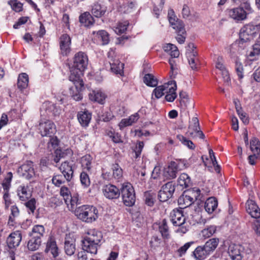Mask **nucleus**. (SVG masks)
I'll use <instances>...</instances> for the list:
<instances>
[{
	"instance_id": "nucleus-1",
	"label": "nucleus",
	"mask_w": 260,
	"mask_h": 260,
	"mask_svg": "<svg viewBox=\"0 0 260 260\" xmlns=\"http://www.w3.org/2000/svg\"><path fill=\"white\" fill-rule=\"evenodd\" d=\"M102 237L100 232L95 229L89 230L87 235L82 240V249L91 254H96L98 249L101 245Z\"/></svg>"
},
{
	"instance_id": "nucleus-2",
	"label": "nucleus",
	"mask_w": 260,
	"mask_h": 260,
	"mask_svg": "<svg viewBox=\"0 0 260 260\" xmlns=\"http://www.w3.org/2000/svg\"><path fill=\"white\" fill-rule=\"evenodd\" d=\"M88 57L87 55L81 51L76 53L73 58V61L70 68V78L74 80L81 78L83 72L86 69L88 64Z\"/></svg>"
},
{
	"instance_id": "nucleus-3",
	"label": "nucleus",
	"mask_w": 260,
	"mask_h": 260,
	"mask_svg": "<svg viewBox=\"0 0 260 260\" xmlns=\"http://www.w3.org/2000/svg\"><path fill=\"white\" fill-rule=\"evenodd\" d=\"M75 214L77 218L83 222L91 223L99 217L97 208L91 205H82L75 209Z\"/></svg>"
},
{
	"instance_id": "nucleus-4",
	"label": "nucleus",
	"mask_w": 260,
	"mask_h": 260,
	"mask_svg": "<svg viewBox=\"0 0 260 260\" xmlns=\"http://www.w3.org/2000/svg\"><path fill=\"white\" fill-rule=\"evenodd\" d=\"M200 190L194 187L184 191L179 198L178 203L181 208H185L191 205L195 201L200 200Z\"/></svg>"
},
{
	"instance_id": "nucleus-5",
	"label": "nucleus",
	"mask_w": 260,
	"mask_h": 260,
	"mask_svg": "<svg viewBox=\"0 0 260 260\" xmlns=\"http://www.w3.org/2000/svg\"><path fill=\"white\" fill-rule=\"evenodd\" d=\"M257 30L260 31V22L256 25L249 24L244 26L240 31V44L249 43L253 39Z\"/></svg>"
},
{
	"instance_id": "nucleus-6",
	"label": "nucleus",
	"mask_w": 260,
	"mask_h": 260,
	"mask_svg": "<svg viewBox=\"0 0 260 260\" xmlns=\"http://www.w3.org/2000/svg\"><path fill=\"white\" fill-rule=\"evenodd\" d=\"M123 204L128 207L133 206L136 201L134 189L128 182L123 183L120 189Z\"/></svg>"
},
{
	"instance_id": "nucleus-7",
	"label": "nucleus",
	"mask_w": 260,
	"mask_h": 260,
	"mask_svg": "<svg viewBox=\"0 0 260 260\" xmlns=\"http://www.w3.org/2000/svg\"><path fill=\"white\" fill-rule=\"evenodd\" d=\"M39 133L42 137H51L56 132L54 123L49 120H42L39 125Z\"/></svg>"
},
{
	"instance_id": "nucleus-8",
	"label": "nucleus",
	"mask_w": 260,
	"mask_h": 260,
	"mask_svg": "<svg viewBox=\"0 0 260 260\" xmlns=\"http://www.w3.org/2000/svg\"><path fill=\"white\" fill-rule=\"evenodd\" d=\"M228 253L232 260H242L247 252L243 245L232 244L229 246Z\"/></svg>"
},
{
	"instance_id": "nucleus-9",
	"label": "nucleus",
	"mask_w": 260,
	"mask_h": 260,
	"mask_svg": "<svg viewBox=\"0 0 260 260\" xmlns=\"http://www.w3.org/2000/svg\"><path fill=\"white\" fill-rule=\"evenodd\" d=\"M175 183L169 182L161 187L158 192V197L160 202H166L172 197L175 191Z\"/></svg>"
},
{
	"instance_id": "nucleus-10",
	"label": "nucleus",
	"mask_w": 260,
	"mask_h": 260,
	"mask_svg": "<svg viewBox=\"0 0 260 260\" xmlns=\"http://www.w3.org/2000/svg\"><path fill=\"white\" fill-rule=\"evenodd\" d=\"M17 172L27 179L32 178L36 175L33 162L25 161L18 168Z\"/></svg>"
},
{
	"instance_id": "nucleus-11",
	"label": "nucleus",
	"mask_w": 260,
	"mask_h": 260,
	"mask_svg": "<svg viewBox=\"0 0 260 260\" xmlns=\"http://www.w3.org/2000/svg\"><path fill=\"white\" fill-rule=\"evenodd\" d=\"M102 191L104 196L110 200L118 199L120 195V190L115 185L111 184L104 185Z\"/></svg>"
},
{
	"instance_id": "nucleus-12",
	"label": "nucleus",
	"mask_w": 260,
	"mask_h": 260,
	"mask_svg": "<svg viewBox=\"0 0 260 260\" xmlns=\"http://www.w3.org/2000/svg\"><path fill=\"white\" fill-rule=\"evenodd\" d=\"M71 38L67 34L61 36L59 39V46L61 53L63 55H68L71 52Z\"/></svg>"
},
{
	"instance_id": "nucleus-13",
	"label": "nucleus",
	"mask_w": 260,
	"mask_h": 260,
	"mask_svg": "<svg viewBox=\"0 0 260 260\" xmlns=\"http://www.w3.org/2000/svg\"><path fill=\"white\" fill-rule=\"evenodd\" d=\"M22 240V235L19 231H16L9 235L7 239L8 246L10 249L18 247Z\"/></svg>"
},
{
	"instance_id": "nucleus-14",
	"label": "nucleus",
	"mask_w": 260,
	"mask_h": 260,
	"mask_svg": "<svg viewBox=\"0 0 260 260\" xmlns=\"http://www.w3.org/2000/svg\"><path fill=\"white\" fill-rule=\"evenodd\" d=\"M76 240L71 234L67 235L64 240V251L66 253L71 256L73 255L76 250Z\"/></svg>"
},
{
	"instance_id": "nucleus-15",
	"label": "nucleus",
	"mask_w": 260,
	"mask_h": 260,
	"mask_svg": "<svg viewBox=\"0 0 260 260\" xmlns=\"http://www.w3.org/2000/svg\"><path fill=\"white\" fill-rule=\"evenodd\" d=\"M170 219L175 226H180L183 224L185 221V218L183 215L181 210L174 209L170 213Z\"/></svg>"
},
{
	"instance_id": "nucleus-16",
	"label": "nucleus",
	"mask_w": 260,
	"mask_h": 260,
	"mask_svg": "<svg viewBox=\"0 0 260 260\" xmlns=\"http://www.w3.org/2000/svg\"><path fill=\"white\" fill-rule=\"evenodd\" d=\"M187 47L188 48L189 52H187V57L188 63L190 66V68L192 70H196L197 68V62L198 59L197 57V53L194 51V49L196 48V46L194 44L190 43L188 44Z\"/></svg>"
},
{
	"instance_id": "nucleus-17",
	"label": "nucleus",
	"mask_w": 260,
	"mask_h": 260,
	"mask_svg": "<svg viewBox=\"0 0 260 260\" xmlns=\"http://www.w3.org/2000/svg\"><path fill=\"white\" fill-rule=\"evenodd\" d=\"M113 54L114 52L112 49L108 53V57L110 59L109 63L111 66V70L116 74H121L123 72L124 64L120 62L118 60H114L112 55Z\"/></svg>"
},
{
	"instance_id": "nucleus-18",
	"label": "nucleus",
	"mask_w": 260,
	"mask_h": 260,
	"mask_svg": "<svg viewBox=\"0 0 260 260\" xmlns=\"http://www.w3.org/2000/svg\"><path fill=\"white\" fill-rule=\"evenodd\" d=\"M228 14L231 18L238 21L244 20L247 16L245 10L241 7L228 10Z\"/></svg>"
},
{
	"instance_id": "nucleus-19",
	"label": "nucleus",
	"mask_w": 260,
	"mask_h": 260,
	"mask_svg": "<svg viewBox=\"0 0 260 260\" xmlns=\"http://www.w3.org/2000/svg\"><path fill=\"white\" fill-rule=\"evenodd\" d=\"M247 212L252 217L255 219L260 217V208L256 203L251 200H249L246 204Z\"/></svg>"
},
{
	"instance_id": "nucleus-20",
	"label": "nucleus",
	"mask_w": 260,
	"mask_h": 260,
	"mask_svg": "<svg viewBox=\"0 0 260 260\" xmlns=\"http://www.w3.org/2000/svg\"><path fill=\"white\" fill-rule=\"evenodd\" d=\"M59 170L63 174L64 178L67 181H71L73 178L74 173L73 164L66 161L61 164L59 167Z\"/></svg>"
},
{
	"instance_id": "nucleus-21",
	"label": "nucleus",
	"mask_w": 260,
	"mask_h": 260,
	"mask_svg": "<svg viewBox=\"0 0 260 260\" xmlns=\"http://www.w3.org/2000/svg\"><path fill=\"white\" fill-rule=\"evenodd\" d=\"M45 252H50L53 257H57L59 255V249L54 238L50 237L46 243V247Z\"/></svg>"
},
{
	"instance_id": "nucleus-22",
	"label": "nucleus",
	"mask_w": 260,
	"mask_h": 260,
	"mask_svg": "<svg viewBox=\"0 0 260 260\" xmlns=\"http://www.w3.org/2000/svg\"><path fill=\"white\" fill-rule=\"evenodd\" d=\"M43 107L45 109L48 114L54 116H58L61 110L59 106L49 102L44 103Z\"/></svg>"
},
{
	"instance_id": "nucleus-23",
	"label": "nucleus",
	"mask_w": 260,
	"mask_h": 260,
	"mask_svg": "<svg viewBox=\"0 0 260 260\" xmlns=\"http://www.w3.org/2000/svg\"><path fill=\"white\" fill-rule=\"evenodd\" d=\"M210 255V253L203 245L198 246L192 254L196 260H204Z\"/></svg>"
},
{
	"instance_id": "nucleus-24",
	"label": "nucleus",
	"mask_w": 260,
	"mask_h": 260,
	"mask_svg": "<svg viewBox=\"0 0 260 260\" xmlns=\"http://www.w3.org/2000/svg\"><path fill=\"white\" fill-rule=\"evenodd\" d=\"M78 120L82 126H87L91 119V113L88 111H80L77 114Z\"/></svg>"
},
{
	"instance_id": "nucleus-25",
	"label": "nucleus",
	"mask_w": 260,
	"mask_h": 260,
	"mask_svg": "<svg viewBox=\"0 0 260 260\" xmlns=\"http://www.w3.org/2000/svg\"><path fill=\"white\" fill-rule=\"evenodd\" d=\"M89 98L92 101L103 104L106 99V95L101 90H94L89 94Z\"/></svg>"
},
{
	"instance_id": "nucleus-26",
	"label": "nucleus",
	"mask_w": 260,
	"mask_h": 260,
	"mask_svg": "<svg viewBox=\"0 0 260 260\" xmlns=\"http://www.w3.org/2000/svg\"><path fill=\"white\" fill-rule=\"evenodd\" d=\"M17 194L20 200L25 201L29 199L31 196L28 186L21 185L17 189Z\"/></svg>"
},
{
	"instance_id": "nucleus-27",
	"label": "nucleus",
	"mask_w": 260,
	"mask_h": 260,
	"mask_svg": "<svg viewBox=\"0 0 260 260\" xmlns=\"http://www.w3.org/2000/svg\"><path fill=\"white\" fill-rule=\"evenodd\" d=\"M218 202L214 197L209 198L205 203L204 208L207 212L209 214L213 213L217 208Z\"/></svg>"
},
{
	"instance_id": "nucleus-28",
	"label": "nucleus",
	"mask_w": 260,
	"mask_h": 260,
	"mask_svg": "<svg viewBox=\"0 0 260 260\" xmlns=\"http://www.w3.org/2000/svg\"><path fill=\"white\" fill-rule=\"evenodd\" d=\"M69 80L74 84V86H71L70 88V94L72 97L73 96V94H75L76 93V90H82L84 83L82 78H79L78 79L75 78L74 80H73L70 78V76Z\"/></svg>"
},
{
	"instance_id": "nucleus-29",
	"label": "nucleus",
	"mask_w": 260,
	"mask_h": 260,
	"mask_svg": "<svg viewBox=\"0 0 260 260\" xmlns=\"http://www.w3.org/2000/svg\"><path fill=\"white\" fill-rule=\"evenodd\" d=\"M176 164L171 161L168 167L165 169L164 175L168 178L171 179L176 177L178 170L176 168Z\"/></svg>"
},
{
	"instance_id": "nucleus-30",
	"label": "nucleus",
	"mask_w": 260,
	"mask_h": 260,
	"mask_svg": "<svg viewBox=\"0 0 260 260\" xmlns=\"http://www.w3.org/2000/svg\"><path fill=\"white\" fill-rule=\"evenodd\" d=\"M139 118V115L137 113H136L129 116L128 118L122 119L119 123L120 129H121L126 126L132 125L133 123L136 122Z\"/></svg>"
},
{
	"instance_id": "nucleus-31",
	"label": "nucleus",
	"mask_w": 260,
	"mask_h": 260,
	"mask_svg": "<svg viewBox=\"0 0 260 260\" xmlns=\"http://www.w3.org/2000/svg\"><path fill=\"white\" fill-rule=\"evenodd\" d=\"M107 11V8L98 3H94L91 9V13L96 17L100 18L103 16Z\"/></svg>"
},
{
	"instance_id": "nucleus-32",
	"label": "nucleus",
	"mask_w": 260,
	"mask_h": 260,
	"mask_svg": "<svg viewBox=\"0 0 260 260\" xmlns=\"http://www.w3.org/2000/svg\"><path fill=\"white\" fill-rule=\"evenodd\" d=\"M199 129H200L199 120L197 117H193L189 122L187 134L190 137H194L195 133Z\"/></svg>"
},
{
	"instance_id": "nucleus-33",
	"label": "nucleus",
	"mask_w": 260,
	"mask_h": 260,
	"mask_svg": "<svg viewBox=\"0 0 260 260\" xmlns=\"http://www.w3.org/2000/svg\"><path fill=\"white\" fill-rule=\"evenodd\" d=\"M79 21L84 26L90 27L93 25L94 19L89 12H85L80 16Z\"/></svg>"
},
{
	"instance_id": "nucleus-34",
	"label": "nucleus",
	"mask_w": 260,
	"mask_h": 260,
	"mask_svg": "<svg viewBox=\"0 0 260 260\" xmlns=\"http://www.w3.org/2000/svg\"><path fill=\"white\" fill-rule=\"evenodd\" d=\"M219 242V240L218 238H213L207 241L203 246L211 254L215 251L218 245Z\"/></svg>"
},
{
	"instance_id": "nucleus-35",
	"label": "nucleus",
	"mask_w": 260,
	"mask_h": 260,
	"mask_svg": "<svg viewBox=\"0 0 260 260\" xmlns=\"http://www.w3.org/2000/svg\"><path fill=\"white\" fill-rule=\"evenodd\" d=\"M173 81H170L167 84L157 86L153 91V94H154L155 96L157 99L161 98L166 93L169 88L170 85H172Z\"/></svg>"
},
{
	"instance_id": "nucleus-36",
	"label": "nucleus",
	"mask_w": 260,
	"mask_h": 260,
	"mask_svg": "<svg viewBox=\"0 0 260 260\" xmlns=\"http://www.w3.org/2000/svg\"><path fill=\"white\" fill-rule=\"evenodd\" d=\"M28 84V76L26 73L20 74L17 80V86L19 89L22 90L26 88Z\"/></svg>"
},
{
	"instance_id": "nucleus-37",
	"label": "nucleus",
	"mask_w": 260,
	"mask_h": 260,
	"mask_svg": "<svg viewBox=\"0 0 260 260\" xmlns=\"http://www.w3.org/2000/svg\"><path fill=\"white\" fill-rule=\"evenodd\" d=\"M173 82L174 83V85L170 87L169 86L168 90L166 91L167 94L165 99L166 101L169 102H173L177 97V93L176 92L177 85L175 81H173Z\"/></svg>"
},
{
	"instance_id": "nucleus-38",
	"label": "nucleus",
	"mask_w": 260,
	"mask_h": 260,
	"mask_svg": "<svg viewBox=\"0 0 260 260\" xmlns=\"http://www.w3.org/2000/svg\"><path fill=\"white\" fill-rule=\"evenodd\" d=\"M31 238L27 243L28 249L30 251H35L39 249L41 244V239L37 237L30 236Z\"/></svg>"
},
{
	"instance_id": "nucleus-39",
	"label": "nucleus",
	"mask_w": 260,
	"mask_h": 260,
	"mask_svg": "<svg viewBox=\"0 0 260 260\" xmlns=\"http://www.w3.org/2000/svg\"><path fill=\"white\" fill-rule=\"evenodd\" d=\"M95 34L98 39L102 41V45H105L109 43L110 40L109 35L106 31L101 30L96 32L95 31L92 32L93 35H95Z\"/></svg>"
},
{
	"instance_id": "nucleus-40",
	"label": "nucleus",
	"mask_w": 260,
	"mask_h": 260,
	"mask_svg": "<svg viewBox=\"0 0 260 260\" xmlns=\"http://www.w3.org/2000/svg\"><path fill=\"white\" fill-rule=\"evenodd\" d=\"M11 211L8 224L9 226H13L14 225L15 218L19 215V210L16 205H13L11 207Z\"/></svg>"
},
{
	"instance_id": "nucleus-41",
	"label": "nucleus",
	"mask_w": 260,
	"mask_h": 260,
	"mask_svg": "<svg viewBox=\"0 0 260 260\" xmlns=\"http://www.w3.org/2000/svg\"><path fill=\"white\" fill-rule=\"evenodd\" d=\"M164 49L166 52L169 53L172 57H178L179 55V52L177 47L172 44L166 45L164 47Z\"/></svg>"
},
{
	"instance_id": "nucleus-42",
	"label": "nucleus",
	"mask_w": 260,
	"mask_h": 260,
	"mask_svg": "<svg viewBox=\"0 0 260 260\" xmlns=\"http://www.w3.org/2000/svg\"><path fill=\"white\" fill-rule=\"evenodd\" d=\"M44 233L45 229L43 225H36L33 227L31 232L29 234V236L34 237H37L38 238L41 239Z\"/></svg>"
},
{
	"instance_id": "nucleus-43",
	"label": "nucleus",
	"mask_w": 260,
	"mask_h": 260,
	"mask_svg": "<svg viewBox=\"0 0 260 260\" xmlns=\"http://www.w3.org/2000/svg\"><path fill=\"white\" fill-rule=\"evenodd\" d=\"M92 160V157L89 155L86 154L82 156L81 158V164L82 167L87 170H89L91 167V162Z\"/></svg>"
},
{
	"instance_id": "nucleus-44",
	"label": "nucleus",
	"mask_w": 260,
	"mask_h": 260,
	"mask_svg": "<svg viewBox=\"0 0 260 260\" xmlns=\"http://www.w3.org/2000/svg\"><path fill=\"white\" fill-rule=\"evenodd\" d=\"M177 139L184 146L190 149L193 150L195 148V145L193 142L181 135H178Z\"/></svg>"
},
{
	"instance_id": "nucleus-45",
	"label": "nucleus",
	"mask_w": 260,
	"mask_h": 260,
	"mask_svg": "<svg viewBox=\"0 0 260 260\" xmlns=\"http://www.w3.org/2000/svg\"><path fill=\"white\" fill-rule=\"evenodd\" d=\"M106 135L111 138L113 142L118 143L121 142L120 136L118 133H116L113 128L107 129L106 130Z\"/></svg>"
},
{
	"instance_id": "nucleus-46",
	"label": "nucleus",
	"mask_w": 260,
	"mask_h": 260,
	"mask_svg": "<svg viewBox=\"0 0 260 260\" xmlns=\"http://www.w3.org/2000/svg\"><path fill=\"white\" fill-rule=\"evenodd\" d=\"M159 231L164 238L168 239L169 237V228L166 219H163L159 225Z\"/></svg>"
},
{
	"instance_id": "nucleus-47",
	"label": "nucleus",
	"mask_w": 260,
	"mask_h": 260,
	"mask_svg": "<svg viewBox=\"0 0 260 260\" xmlns=\"http://www.w3.org/2000/svg\"><path fill=\"white\" fill-rule=\"evenodd\" d=\"M190 182V179L189 177L185 173L181 174L178 179V185L185 188L189 186Z\"/></svg>"
},
{
	"instance_id": "nucleus-48",
	"label": "nucleus",
	"mask_w": 260,
	"mask_h": 260,
	"mask_svg": "<svg viewBox=\"0 0 260 260\" xmlns=\"http://www.w3.org/2000/svg\"><path fill=\"white\" fill-rule=\"evenodd\" d=\"M144 82L149 86L155 87L157 84V79L152 74H146L144 77Z\"/></svg>"
},
{
	"instance_id": "nucleus-49",
	"label": "nucleus",
	"mask_w": 260,
	"mask_h": 260,
	"mask_svg": "<svg viewBox=\"0 0 260 260\" xmlns=\"http://www.w3.org/2000/svg\"><path fill=\"white\" fill-rule=\"evenodd\" d=\"M216 231V226L211 225L202 231V235L205 238H208L212 236Z\"/></svg>"
},
{
	"instance_id": "nucleus-50",
	"label": "nucleus",
	"mask_w": 260,
	"mask_h": 260,
	"mask_svg": "<svg viewBox=\"0 0 260 260\" xmlns=\"http://www.w3.org/2000/svg\"><path fill=\"white\" fill-rule=\"evenodd\" d=\"M250 149L253 153L260 154V142L256 138H253L250 141Z\"/></svg>"
},
{
	"instance_id": "nucleus-51",
	"label": "nucleus",
	"mask_w": 260,
	"mask_h": 260,
	"mask_svg": "<svg viewBox=\"0 0 260 260\" xmlns=\"http://www.w3.org/2000/svg\"><path fill=\"white\" fill-rule=\"evenodd\" d=\"M176 21L174 23L175 25H171L172 27L176 30L177 33L185 34L186 31L183 22L179 19H177Z\"/></svg>"
},
{
	"instance_id": "nucleus-52",
	"label": "nucleus",
	"mask_w": 260,
	"mask_h": 260,
	"mask_svg": "<svg viewBox=\"0 0 260 260\" xmlns=\"http://www.w3.org/2000/svg\"><path fill=\"white\" fill-rule=\"evenodd\" d=\"M60 194L63 198L65 203L68 205V200L71 196L69 189L66 186H62L60 190Z\"/></svg>"
},
{
	"instance_id": "nucleus-53",
	"label": "nucleus",
	"mask_w": 260,
	"mask_h": 260,
	"mask_svg": "<svg viewBox=\"0 0 260 260\" xmlns=\"http://www.w3.org/2000/svg\"><path fill=\"white\" fill-rule=\"evenodd\" d=\"M113 175L115 179H119L122 176V170L118 164H114L112 167Z\"/></svg>"
},
{
	"instance_id": "nucleus-54",
	"label": "nucleus",
	"mask_w": 260,
	"mask_h": 260,
	"mask_svg": "<svg viewBox=\"0 0 260 260\" xmlns=\"http://www.w3.org/2000/svg\"><path fill=\"white\" fill-rule=\"evenodd\" d=\"M260 54V32L259 38L257 39L256 43L253 45V51H251L249 54L250 57Z\"/></svg>"
},
{
	"instance_id": "nucleus-55",
	"label": "nucleus",
	"mask_w": 260,
	"mask_h": 260,
	"mask_svg": "<svg viewBox=\"0 0 260 260\" xmlns=\"http://www.w3.org/2000/svg\"><path fill=\"white\" fill-rule=\"evenodd\" d=\"M80 178L81 183L84 187H87L90 185V180L88 175L86 173L84 172H82Z\"/></svg>"
},
{
	"instance_id": "nucleus-56",
	"label": "nucleus",
	"mask_w": 260,
	"mask_h": 260,
	"mask_svg": "<svg viewBox=\"0 0 260 260\" xmlns=\"http://www.w3.org/2000/svg\"><path fill=\"white\" fill-rule=\"evenodd\" d=\"M144 144L143 141H138L134 149L135 153V157L138 158L140 156L142 151L144 148Z\"/></svg>"
},
{
	"instance_id": "nucleus-57",
	"label": "nucleus",
	"mask_w": 260,
	"mask_h": 260,
	"mask_svg": "<svg viewBox=\"0 0 260 260\" xmlns=\"http://www.w3.org/2000/svg\"><path fill=\"white\" fill-rule=\"evenodd\" d=\"M193 244L192 242L186 243L183 246L180 247L177 250V253L179 256L181 257L185 254L186 251Z\"/></svg>"
},
{
	"instance_id": "nucleus-58",
	"label": "nucleus",
	"mask_w": 260,
	"mask_h": 260,
	"mask_svg": "<svg viewBox=\"0 0 260 260\" xmlns=\"http://www.w3.org/2000/svg\"><path fill=\"white\" fill-rule=\"evenodd\" d=\"M9 3L15 12H20L22 9V4L16 0L11 1Z\"/></svg>"
},
{
	"instance_id": "nucleus-59",
	"label": "nucleus",
	"mask_w": 260,
	"mask_h": 260,
	"mask_svg": "<svg viewBox=\"0 0 260 260\" xmlns=\"http://www.w3.org/2000/svg\"><path fill=\"white\" fill-rule=\"evenodd\" d=\"M49 137V141L48 142V148L49 149L55 148L58 145L59 140L56 136H52Z\"/></svg>"
},
{
	"instance_id": "nucleus-60",
	"label": "nucleus",
	"mask_w": 260,
	"mask_h": 260,
	"mask_svg": "<svg viewBox=\"0 0 260 260\" xmlns=\"http://www.w3.org/2000/svg\"><path fill=\"white\" fill-rule=\"evenodd\" d=\"M65 156V153L63 152L60 149H56L55 150L53 155V160L55 163L59 161L61 158H63Z\"/></svg>"
},
{
	"instance_id": "nucleus-61",
	"label": "nucleus",
	"mask_w": 260,
	"mask_h": 260,
	"mask_svg": "<svg viewBox=\"0 0 260 260\" xmlns=\"http://www.w3.org/2000/svg\"><path fill=\"white\" fill-rule=\"evenodd\" d=\"M68 200H69L68 206L70 204L72 210H75V209L77 208L76 206L80 204L78 203L79 200L77 196H71Z\"/></svg>"
},
{
	"instance_id": "nucleus-62",
	"label": "nucleus",
	"mask_w": 260,
	"mask_h": 260,
	"mask_svg": "<svg viewBox=\"0 0 260 260\" xmlns=\"http://www.w3.org/2000/svg\"><path fill=\"white\" fill-rule=\"evenodd\" d=\"M52 181L53 184L56 186H59L65 182L64 180L62 178L61 175H56L54 176L52 178Z\"/></svg>"
},
{
	"instance_id": "nucleus-63",
	"label": "nucleus",
	"mask_w": 260,
	"mask_h": 260,
	"mask_svg": "<svg viewBox=\"0 0 260 260\" xmlns=\"http://www.w3.org/2000/svg\"><path fill=\"white\" fill-rule=\"evenodd\" d=\"M235 69L239 78L242 79L243 77V68L242 63L237 60L235 62Z\"/></svg>"
},
{
	"instance_id": "nucleus-64",
	"label": "nucleus",
	"mask_w": 260,
	"mask_h": 260,
	"mask_svg": "<svg viewBox=\"0 0 260 260\" xmlns=\"http://www.w3.org/2000/svg\"><path fill=\"white\" fill-rule=\"evenodd\" d=\"M36 200L35 199H31L25 203L26 207L30 210L31 213H34L36 209Z\"/></svg>"
}]
</instances>
